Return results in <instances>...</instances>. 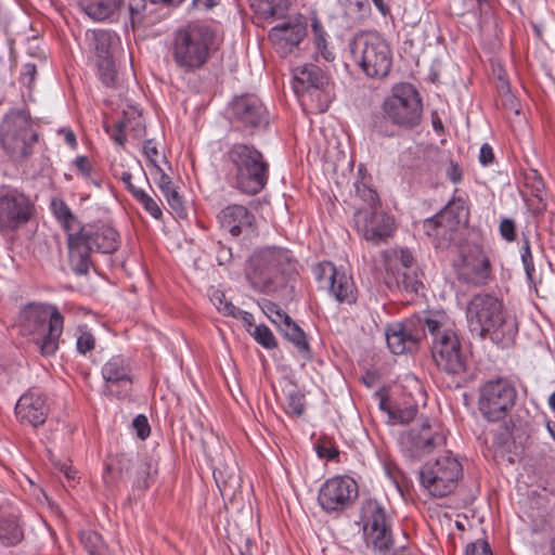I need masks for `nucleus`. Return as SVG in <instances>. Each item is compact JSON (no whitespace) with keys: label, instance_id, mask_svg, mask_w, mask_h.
<instances>
[{"label":"nucleus","instance_id":"f257e3e1","mask_svg":"<svg viewBox=\"0 0 555 555\" xmlns=\"http://www.w3.org/2000/svg\"><path fill=\"white\" fill-rule=\"evenodd\" d=\"M219 170L230 186L246 195H256L269 180V163L255 145L227 143L220 158Z\"/></svg>","mask_w":555,"mask_h":555},{"label":"nucleus","instance_id":"f03ea898","mask_svg":"<svg viewBox=\"0 0 555 555\" xmlns=\"http://www.w3.org/2000/svg\"><path fill=\"white\" fill-rule=\"evenodd\" d=\"M467 326L473 335L489 337L502 346L511 345L517 333L516 318L507 313L501 300L490 294H477L467 304Z\"/></svg>","mask_w":555,"mask_h":555},{"label":"nucleus","instance_id":"7ed1b4c3","mask_svg":"<svg viewBox=\"0 0 555 555\" xmlns=\"http://www.w3.org/2000/svg\"><path fill=\"white\" fill-rule=\"evenodd\" d=\"M427 331L433 336L431 358L437 367L448 375L462 376L467 370V353L453 321L446 312H430Z\"/></svg>","mask_w":555,"mask_h":555},{"label":"nucleus","instance_id":"20e7f679","mask_svg":"<svg viewBox=\"0 0 555 555\" xmlns=\"http://www.w3.org/2000/svg\"><path fill=\"white\" fill-rule=\"evenodd\" d=\"M295 262L293 254L286 248H260L249 258L247 278L255 289L273 293L285 285L287 275L295 271Z\"/></svg>","mask_w":555,"mask_h":555},{"label":"nucleus","instance_id":"39448f33","mask_svg":"<svg viewBox=\"0 0 555 555\" xmlns=\"http://www.w3.org/2000/svg\"><path fill=\"white\" fill-rule=\"evenodd\" d=\"M215 35L203 24H188L173 33L170 53L176 66L184 73L204 67L210 57Z\"/></svg>","mask_w":555,"mask_h":555},{"label":"nucleus","instance_id":"423d86ee","mask_svg":"<svg viewBox=\"0 0 555 555\" xmlns=\"http://www.w3.org/2000/svg\"><path fill=\"white\" fill-rule=\"evenodd\" d=\"M21 321L25 330L41 335L35 343L42 356L49 357L56 352L64 318L55 305L31 302L21 311Z\"/></svg>","mask_w":555,"mask_h":555},{"label":"nucleus","instance_id":"0eeeda50","mask_svg":"<svg viewBox=\"0 0 555 555\" xmlns=\"http://www.w3.org/2000/svg\"><path fill=\"white\" fill-rule=\"evenodd\" d=\"M293 90L302 104L325 112L335 98L333 81L327 69L315 64H304L293 69Z\"/></svg>","mask_w":555,"mask_h":555},{"label":"nucleus","instance_id":"6e6552de","mask_svg":"<svg viewBox=\"0 0 555 555\" xmlns=\"http://www.w3.org/2000/svg\"><path fill=\"white\" fill-rule=\"evenodd\" d=\"M354 63L371 78L386 77L392 66V52L387 41L376 33L357 35L350 42Z\"/></svg>","mask_w":555,"mask_h":555},{"label":"nucleus","instance_id":"1a4fd4ad","mask_svg":"<svg viewBox=\"0 0 555 555\" xmlns=\"http://www.w3.org/2000/svg\"><path fill=\"white\" fill-rule=\"evenodd\" d=\"M38 140V133L28 111L12 108L0 124V141L14 159H26Z\"/></svg>","mask_w":555,"mask_h":555},{"label":"nucleus","instance_id":"9d476101","mask_svg":"<svg viewBox=\"0 0 555 555\" xmlns=\"http://www.w3.org/2000/svg\"><path fill=\"white\" fill-rule=\"evenodd\" d=\"M463 477V467L456 456L444 453L428 461L420 472V483L433 498H446L454 492Z\"/></svg>","mask_w":555,"mask_h":555},{"label":"nucleus","instance_id":"9b49d317","mask_svg":"<svg viewBox=\"0 0 555 555\" xmlns=\"http://www.w3.org/2000/svg\"><path fill=\"white\" fill-rule=\"evenodd\" d=\"M382 108L391 124L404 129H412L422 120V99L414 86L408 82L395 85Z\"/></svg>","mask_w":555,"mask_h":555},{"label":"nucleus","instance_id":"f8f14e48","mask_svg":"<svg viewBox=\"0 0 555 555\" xmlns=\"http://www.w3.org/2000/svg\"><path fill=\"white\" fill-rule=\"evenodd\" d=\"M516 396V389L508 379L489 380L480 388L479 410L489 421H499L513 408Z\"/></svg>","mask_w":555,"mask_h":555},{"label":"nucleus","instance_id":"ddd939ff","mask_svg":"<svg viewBox=\"0 0 555 555\" xmlns=\"http://www.w3.org/2000/svg\"><path fill=\"white\" fill-rule=\"evenodd\" d=\"M466 218L467 211L463 202L449 203L437 215L426 219L423 229L437 247L444 248L454 240L459 225Z\"/></svg>","mask_w":555,"mask_h":555},{"label":"nucleus","instance_id":"4468645a","mask_svg":"<svg viewBox=\"0 0 555 555\" xmlns=\"http://www.w3.org/2000/svg\"><path fill=\"white\" fill-rule=\"evenodd\" d=\"M428 323L429 313L389 324L385 335L390 351L395 354H403L415 349L428 332Z\"/></svg>","mask_w":555,"mask_h":555},{"label":"nucleus","instance_id":"2eb2a0df","mask_svg":"<svg viewBox=\"0 0 555 555\" xmlns=\"http://www.w3.org/2000/svg\"><path fill=\"white\" fill-rule=\"evenodd\" d=\"M313 273L320 287L326 289L336 301L348 305L356 302L357 288L346 270L324 261L313 268Z\"/></svg>","mask_w":555,"mask_h":555},{"label":"nucleus","instance_id":"dca6fc26","mask_svg":"<svg viewBox=\"0 0 555 555\" xmlns=\"http://www.w3.org/2000/svg\"><path fill=\"white\" fill-rule=\"evenodd\" d=\"M363 534L367 545L379 552L386 551L392 542L391 531L384 507L376 500H366L361 507Z\"/></svg>","mask_w":555,"mask_h":555},{"label":"nucleus","instance_id":"f3484780","mask_svg":"<svg viewBox=\"0 0 555 555\" xmlns=\"http://www.w3.org/2000/svg\"><path fill=\"white\" fill-rule=\"evenodd\" d=\"M357 498L356 480L349 476H335L321 486L318 502L326 513H334L347 509Z\"/></svg>","mask_w":555,"mask_h":555},{"label":"nucleus","instance_id":"a211bd4d","mask_svg":"<svg viewBox=\"0 0 555 555\" xmlns=\"http://www.w3.org/2000/svg\"><path fill=\"white\" fill-rule=\"evenodd\" d=\"M31 217V204L29 198L16 189H0V232L9 233Z\"/></svg>","mask_w":555,"mask_h":555},{"label":"nucleus","instance_id":"6ab92c4d","mask_svg":"<svg viewBox=\"0 0 555 555\" xmlns=\"http://www.w3.org/2000/svg\"><path fill=\"white\" fill-rule=\"evenodd\" d=\"M230 121L242 128H260L268 124V112L261 100L250 93L235 96L227 109Z\"/></svg>","mask_w":555,"mask_h":555},{"label":"nucleus","instance_id":"aec40b11","mask_svg":"<svg viewBox=\"0 0 555 555\" xmlns=\"http://www.w3.org/2000/svg\"><path fill=\"white\" fill-rule=\"evenodd\" d=\"M446 435L437 422H426L420 428H411L402 437V448L410 457L418 459L431 452L435 448L443 446Z\"/></svg>","mask_w":555,"mask_h":555},{"label":"nucleus","instance_id":"412c9836","mask_svg":"<svg viewBox=\"0 0 555 555\" xmlns=\"http://www.w3.org/2000/svg\"><path fill=\"white\" fill-rule=\"evenodd\" d=\"M86 13L96 21H103L117 10L126 9L132 27L140 25L145 18L146 0H83Z\"/></svg>","mask_w":555,"mask_h":555},{"label":"nucleus","instance_id":"4be33fe9","mask_svg":"<svg viewBox=\"0 0 555 555\" xmlns=\"http://www.w3.org/2000/svg\"><path fill=\"white\" fill-rule=\"evenodd\" d=\"M354 224L359 233L373 244H379L390 237L395 231L392 216L380 210L359 208L354 212Z\"/></svg>","mask_w":555,"mask_h":555},{"label":"nucleus","instance_id":"5701e85b","mask_svg":"<svg viewBox=\"0 0 555 555\" xmlns=\"http://www.w3.org/2000/svg\"><path fill=\"white\" fill-rule=\"evenodd\" d=\"M385 270L393 275L397 283L405 291L417 293L422 283L410 270L414 262L412 253L408 248H390L383 253Z\"/></svg>","mask_w":555,"mask_h":555},{"label":"nucleus","instance_id":"b1692460","mask_svg":"<svg viewBox=\"0 0 555 555\" xmlns=\"http://www.w3.org/2000/svg\"><path fill=\"white\" fill-rule=\"evenodd\" d=\"M385 270L393 275L397 283L405 291L417 293L422 283L410 270L414 262L412 253L408 248H390L383 253Z\"/></svg>","mask_w":555,"mask_h":555},{"label":"nucleus","instance_id":"393cba45","mask_svg":"<svg viewBox=\"0 0 555 555\" xmlns=\"http://www.w3.org/2000/svg\"><path fill=\"white\" fill-rule=\"evenodd\" d=\"M307 34L306 24L298 17H288L269 31V39L275 50L286 56L301 42Z\"/></svg>","mask_w":555,"mask_h":555},{"label":"nucleus","instance_id":"a878e982","mask_svg":"<svg viewBox=\"0 0 555 555\" xmlns=\"http://www.w3.org/2000/svg\"><path fill=\"white\" fill-rule=\"evenodd\" d=\"M217 218L220 227L232 236H247L255 231L256 218L244 205H228L219 211Z\"/></svg>","mask_w":555,"mask_h":555},{"label":"nucleus","instance_id":"bb28decb","mask_svg":"<svg viewBox=\"0 0 555 555\" xmlns=\"http://www.w3.org/2000/svg\"><path fill=\"white\" fill-rule=\"evenodd\" d=\"M14 412L20 423L38 427L46 422L49 408L42 393L27 391L17 400Z\"/></svg>","mask_w":555,"mask_h":555},{"label":"nucleus","instance_id":"cd10ccee","mask_svg":"<svg viewBox=\"0 0 555 555\" xmlns=\"http://www.w3.org/2000/svg\"><path fill=\"white\" fill-rule=\"evenodd\" d=\"M89 236L81 228L76 233H67L69 264L77 275L87 274L91 266L90 254L94 247L88 240Z\"/></svg>","mask_w":555,"mask_h":555},{"label":"nucleus","instance_id":"c85d7f7f","mask_svg":"<svg viewBox=\"0 0 555 555\" xmlns=\"http://www.w3.org/2000/svg\"><path fill=\"white\" fill-rule=\"evenodd\" d=\"M81 229L90 234L88 240L92 243L94 250L102 254H113L118 249L119 235L113 227L99 224L83 225Z\"/></svg>","mask_w":555,"mask_h":555},{"label":"nucleus","instance_id":"c756f323","mask_svg":"<svg viewBox=\"0 0 555 555\" xmlns=\"http://www.w3.org/2000/svg\"><path fill=\"white\" fill-rule=\"evenodd\" d=\"M489 275L490 262L482 253H478L470 260H465V263L460 272L461 279L473 285L485 284Z\"/></svg>","mask_w":555,"mask_h":555},{"label":"nucleus","instance_id":"7c9ffc66","mask_svg":"<svg viewBox=\"0 0 555 555\" xmlns=\"http://www.w3.org/2000/svg\"><path fill=\"white\" fill-rule=\"evenodd\" d=\"M102 376L107 384H131L130 366L122 356H114L104 363L101 370Z\"/></svg>","mask_w":555,"mask_h":555},{"label":"nucleus","instance_id":"2f4dec72","mask_svg":"<svg viewBox=\"0 0 555 555\" xmlns=\"http://www.w3.org/2000/svg\"><path fill=\"white\" fill-rule=\"evenodd\" d=\"M89 48L95 53L98 61L113 57L112 49L119 41L118 36L109 30H92L87 33Z\"/></svg>","mask_w":555,"mask_h":555},{"label":"nucleus","instance_id":"473e14b6","mask_svg":"<svg viewBox=\"0 0 555 555\" xmlns=\"http://www.w3.org/2000/svg\"><path fill=\"white\" fill-rule=\"evenodd\" d=\"M311 31L313 37L314 44V59L319 60L321 56L324 61L331 63L335 60L334 51L327 46V33L321 25L320 21L317 17L312 18Z\"/></svg>","mask_w":555,"mask_h":555},{"label":"nucleus","instance_id":"72a5a7b5","mask_svg":"<svg viewBox=\"0 0 555 555\" xmlns=\"http://www.w3.org/2000/svg\"><path fill=\"white\" fill-rule=\"evenodd\" d=\"M279 330L297 347L300 353H308L309 346L306 339V334L300 326L291 319V317H288V320L279 326Z\"/></svg>","mask_w":555,"mask_h":555},{"label":"nucleus","instance_id":"f704fd0d","mask_svg":"<svg viewBox=\"0 0 555 555\" xmlns=\"http://www.w3.org/2000/svg\"><path fill=\"white\" fill-rule=\"evenodd\" d=\"M23 539V531L15 517L0 520V541L4 545H15Z\"/></svg>","mask_w":555,"mask_h":555},{"label":"nucleus","instance_id":"c9c22d12","mask_svg":"<svg viewBox=\"0 0 555 555\" xmlns=\"http://www.w3.org/2000/svg\"><path fill=\"white\" fill-rule=\"evenodd\" d=\"M135 483L140 488L149 487V479L157 473V464L151 457H142L134 462Z\"/></svg>","mask_w":555,"mask_h":555},{"label":"nucleus","instance_id":"e433bc0d","mask_svg":"<svg viewBox=\"0 0 555 555\" xmlns=\"http://www.w3.org/2000/svg\"><path fill=\"white\" fill-rule=\"evenodd\" d=\"M251 5L264 16H283L289 0H251Z\"/></svg>","mask_w":555,"mask_h":555},{"label":"nucleus","instance_id":"4c0bfd02","mask_svg":"<svg viewBox=\"0 0 555 555\" xmlns=\"http://www.w3.org/2000/svg\"><path fill=\"white\" fill-rule=\"evenodd\" d=\"M50 208L60 224L69 231L75 222V217L67 204L62 198L54 197L51 199Z\"/></svg>","mask_w":555,"mask_h":555},{"label":"nucleus","instance_id":"58836bf2","mask_svg":"<svg viewBox=\"0 0 555 555\" xmlns=\"http://www.w3.org/2000/svg\"><path fill=\"white\" fill-rule=\"evenodd\" d=\"M356 196L367 205V210H376L379 205V197L377 192L362 181L354 183Z\"/></svg>","mask_w":555,"mask_h":555},{"label":"nucleus","instance_id":"ea45409f","mask_svg":"<svg viewBox=\"0 0 555 555\" xmlns=\"http://www.w3.org/2000/svg\"><path fill=\"white\" fill-rule=\"evenodd\" d=\"M98 75L105 86H115L116 68L113 57L98 61Z\"/></svg>","mask_w":555,"mask_h":555},{"label":"nucleus","instance_id":"a19ab883","mask_svg":"<svg viewBox=\"0 0 555 555\" xmlns=\"http://www.w3.org/2000/svg\"><path fill=\"white\" fill-rule=\"evenodd\" d=\"M520 258L524 266V270L528 281L533 282L535 268L533 263V257L530 247V240L527 236L522 238V245L520 248Z\"/></svg>","mask_w":555,"mask_h":555},{"label":"nucleus","instance_id":"79ce46f5","mask_svg":"<svg viewBox=\"0 0 555 555\" xmlns=\"http://www.w3.org/2000/svg\"><path fill=\"white\" fill-rule=\"evenodd\" d=\"M254 339L266 349H273L276 347V340L272 331L264 324L255 326L250 332Z\"/></svg>","mask_w":555,"mask_h":555},{"label":"nucleus","instance_id":"37998d69","mask_svg":"<svg viewBox=\"0 0 555 555\" xmlns=\"http://www.w3.org/2000/svg\"><path fill=\"white\" fill-rule=\"evenodd\" d=\"M264 314L274 323L278 327L288 320V314L275 302L266 300L261 306Z\"/></svg>","mask_w":555,"mask_h":555},{"label":"nucleus","instance_id":"c03bdc74","mask_svg":"<svg viewBox=\"0 0 555 555\" xmlns=\"http://www.w3.org/2000/svg\"><path fill=\"white\" fill-rule=\"evenodd\" d=\"M80 540L88 551L89 555H100V550L103 546L102 538L99 533L92 530L82 531Z\"/></svg>","mask_w":555,"mask_h":555},{"label":"nucleus","instance_id":"a18cd8bd","mask_svg":"<svg viewBox=\"0 0 555 555\" xmlns=\"http://www.w3.org/2000/svg\"><path fill=\"white\" fill-rule=\"evenodd\" d=\"M305 409L304 396L295 390L287 392L285 412L294 416H300Z\"/></svg>","mask_w":555,"mask_h":555},{"label":"nucleus","instance_id":"49530a36","mask_svg":"<svg viewBox=\"0 0 555 555\" xmlns=\"http://www.w3.org/2000/svg\"><path fill=\"white\" fill-rule=\"evenodd\" d=\"M134 198L142 205L154 219H160L163 211L157 202L152 198L145 191H137Z\"/></svg>","mask_w":555,"mask_h":555},{"label":"nucleus","instance_id":"de8ad7c7","mask_svg":"<svg viewBox=\"0 0 555 555\" xmlns=\"http://www.w3.org/2000/svg\"><path fill=\"white\" fill-rule=\"evenodd\" d=\"M210 299L217 310L223 315L231 317L234 314V311H236L237 307H235L231 301H228L224 294L219 291L214 292Z\"/></svg>","mask_w":555,"mask_h":555},{"label":"nucleus","instance_id":"09e8293b","mask_svg":"<svg viewBox=\"0 0 555 555\" xmlns=\"http://www.w3.org/2000/svg\"><path fill=\"white\" fill-rule=\"evenodd\" d=\"M105 131L111 140L118 146H122L126 142L125 124L117 121L112 125H105Z\"/></svg>","mask_w":555,"mask_h":555},{"label":"nucleus","instance_id":"8fccbe9b","mask_svg":"<svg viewBox=\"0 0 555 555\" xmlns=\"http://www.w3.org/2000/svg\"><path fill=\"white\" fill-rule=\"evenodd\" d=\"M501 237L506 242L516 240V223L512 218H502L499 224Z\"/></svg>","mask_w":555,"mask_h":555},{"label":"nucleus","instance_id":"3c124183","mask_svg":"<svg viewBox=\"0 0 555 555\" xmlns=\"http://www.w3.org/2000/svg\"><path fill=\"white\" fill-rule=\"evenodd\" d=\"M132 428L141 440H145L151 434V426L144 414H139L133 418Z\"/></svg>","mask_w":555,"mask_h":555},{"label":"nucleus","instance_id":"603ef678","mask_svg":"<svg viewBox=\"0 0 555 555\" xmlns=\"http://www.w3.org/2000/svg\"><path fill=\"white\" fill-rule=\"evenodd\" d=\"M346 8L347 14H366L370 11V4L366 0H340Z\"/></svg>","mask_w":555,"mask_h":555},{"label":"nucleus","instance_id":"864d4df0","mask_svg":"<svg viewBox=\"0 0 555 555\" xmlns=\"http://www.w3.org/2000/svg\"><path fill=\"white\" fill-rule=\"evenodd\" d=\"M95 346L94 336L90 332H82L76 341V347L79 353L86 354L91 351Z\"/></svg>","mask_w":555,"mask_h":555},{"label":"nucleus","instance_id":"5fc2aeb1","mask_svg":"<svg viewBox=\"0 0 555 555\" xmlns=\"http://www.w3.org/2000/svg\"><path fill=\"white\" fill-rule=\"evenodd\" d=\"M154 179L156 181L157 186L162 191V193L169 192L170 189L173 188L172 181L168 175L165 173L162 167H157L152 171Z\"/></svg>","mask_w":555,"mask_h":555},{"label":"nucleus","instance_id":"6e6d98bb","mask_svg":"<svg viewBox=\"0 0 555 555\" xmlns=\"http://www.w3.org/2000/svg\"><path fill=\"white\" fill-rule=\"evenodd\" d=\"M143 154L145 155L153 170L157 169V167H160L159 164L157 163L158 150L153 140H146L143 143Z\"/></svg>","mask_w":555,"mask_h":555},{"label":"nucleus","instance_id":"4d7b16f0","mask_svg":"<svg viewBox=\"0 0 555 555\" xmlns=\"http://www.w3.org/2000/svg\"><path fill=\"white\" fill-rule=\"evenodd\" d=\"M465 555H492V552L488 542L483 540H477L466 545Z\"/></svg>","mask_w":555,"mask_h":555},{"label":"nucleus","instance_id":"13d9d810","mask_svg":"<svg viewBox=\"0 0 555 555\" xmlns=\"http://www.w3.org/2000/svg\"><path fill=\"white\" fill-rule=\"evenodd\" d=\"M315 452L320 459H324L326 461H332L339 454L338 449L328 442L318 443L315 446Z\"/></svg>","mask_w":555,"mask_h":555},{"label":"nucleus","instance_id":"bf43d9fd","mask_svg":"<svg viewBox=\"0 0 555 555\" xmlns=\"http://www.w3.org/2000/svg\"><path fill=\"white\" fill-rule=\"evenodd\" d=\"M73 165L75 166V168L78 170L79 175L85 180H90L91 179L92 165H91L90 160L86 156H83V155L77 156L73 160Z\"/></svg>","mask_w":555,"mask_h":555},{"label":"nucleus","instance_id":"052dcab7","mask_svg":"<svg viewBox=\"0 0 555 555\" xmlns=\"http://www.w3.org/2000/svg\"><path fill=\"white\" fill-rule=\"evenodd\" d=\"M37 74L36 65L33 63H26L23 65L20 76V81L22 85L30 88L35 81Z\"/></svg>","mask_w":555,"mask_h":555},{"label":"nucleus","instance_id":"680f3d73","mask_svg":"<svg viewBox=\"0 0 555 555\" xmlns=\"http://www.w3.org/2000/svg\"><path fill=\"white\" fill-rule=\"evenodd\" d=\"M494 153L490 144L485 143L479 151V162L482 166H489L493 163Z\"/></svg>","mask_w":555,"mask_h":555},{"label":"nucleus","instance_id":"e2e57ef3","mask_svg":"<svg viewBox=\"0 0 555 555\" xmlns=\"http://www.w3.org/2000/svg\"><path fill=\"white\" fill-rule=\"evenodd\" d=\"M231 317L241 320L248 332L254 326V315L248 311L236 308V311Z\"/></svg>","mask_w":555,"mask_h":555},{"label":"nucleus","instance_id":"0e129e2a","mask_svg":"<svg viewBox=\"0 0 555 555\" xmlns=\"http://www.w3.org/2000/svg\"><path fill=\"white\" fill-rule=\"evenodd\" d=\"M164 196L166 197L169 206L176 210V211H179L182 209V201H181V197L180 195L178 194V192L176 191L175 188L170 189L169 192H165L163 193Z\"/></svg>","mask_w":555,"mask_h":555},{"label":"nucleus","instance_id":"69168bd1","mask_svg":"<svg viewBox=\"0 0 555 555\" xmlns=\"http://www.w3.org/2000/svg\"><path fill=\"white\" fill-rule=\"evenodd\" d=\"M530 188L532 195L539 199H542L545 185L543 179L540 176H538L537 172H534V177L530 184Z\"/></svg>","mask_w":555,"mask_h":555},{"label":"nucleus","instance_id":"338daca9","mask_svg":"<svg viewBox=\"0 0 555 555\" xmlns=\"http://www.w3.org/2000/svg\"><path fill=\"white\" fill-rule=\"evenodd\" d=\"M117 177L124 183L125 188L132 194L133 197L135 196L137 191H142V189L137 188L132 183V175L129 171H122Z\"/></svg>","mask_w":555,"mask_h":555},{"label":"nucleus","instance_id":"774afa93","mask_svg":"<svg viewBox=\"0 0 555 555\" xmlns=\"http://www.w3.org/2000/svg\"><path fill=\"white\" fill-rule=\"evenodd\" d=\"M446 175L448 179L453 183H459L462 180V169L455 163H450Z\"/></svg>","mask_w":555,"mask_h":555}]
</instances>
